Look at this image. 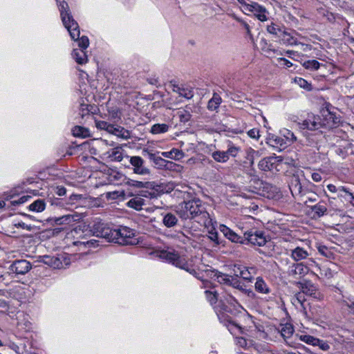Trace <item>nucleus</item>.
Returning a JSON list of instances; mask_svg holds the SVG:
<instances>
[{
  "mask_svg": "<svg viewBox=\"0 0 354 354\" xmlns=\"http://www.w3.org/2000/svg\"><path fill=\"white\" fill-rule=\"evenodd\" d=\"M91 231L93 236L119 245H133L138 243V239L136 237L134 230L126 226L112 228L106 223L97 221L93 225Z\"/></svg>",
  "mask_w": 354,
  "mask_h": 354,
  "instance_id": "f257e3e1",
  "label": "nucleus"
},
{
  "mask_svg": "<svg viewBox=\"0 0 354 354\" xmlns=\"http://www.w3.org/2000/svg\"><path fill=\"white\" fill-rule=\"evenodd\" d=\"M178 212L183 219L197 218L196 221L205 227L212 224L209 213L199 198L185 201L180 205V209Z\"/></svg>",
  "mask_w": 354,
  "mask_h": 354,
  "instance_id": "f03ea898",
  "label": "nucleus"
},
{
  "mask_svg": "<svg viewBox=\"0 0 354 354\" xmlns=\"http://www.w3.org/2000/svg\"><path fill=\"white\" fill-rule=\"evenodd\" d=\"M59 10L62 22L65 28L69 32L71 39H77L80 34L79 26L71 15L68 3L64 1L60 2L59 5Z\"/></svg>",
  "mask_w": 354,
  "mask_h": 354,
  "instance_id": "7ed1b4c3",
  "label": "nucleus"
},
{
  "mask_svg": "<svg viewBox=\"0 0 354 354\" xmlns=\"http://www.w3.org/2000/svg\"><path fill=\"white\" fill-rule=\"evenodd\" d=\"M160 257L165 259L169 263L177 268L185 270L191 274L196 277L197 272L191 268L187 259L177 252L162 250L160 252Z\"/></svg>",
  "mask_w": 354,
  "mask_h": 354,
  "instance_id": "20e7f679",
  "label": "nucleus"
},
{
  "mask_svg": "<svg viewBox=\"0 0 354 354\" xmlns=\"http://www.w3.org/2000/svg\"><path fill=\"white\" fill-rule=\"evenodd\" d=\"M241 149L239 146L235 145L232 141H227V150H217L213 151L211 154L212 158L219 163H225L230 159V157L236 158Z\"/></svg>",
  "mask_w": 354,
  "mask_h": 354,
  "instance_id": "39448f33",
  "label": "nucleus"
},
{
  "mask_svg": "<svg viewBox=\"0 0 354 354\" xmlns=\"http://www.w3.org/2000/svg\"><path fill=\"white\" fill-rule=\"evenodd\" d=\"M322 119L319 115L310 113L302 122H299L298 124L301 129L316 131L322 128Z\"/></svg>",
  "mask_w": 354,
  "mask_h": 354,
  "instance_id": "423d86ee",
  "label": "nucleus"
},
{
  "mask_svg": "<svg viewBox=\"0 0 354 354\" xmlns=\"http://www.w3.org/2000/svg\"><path fill=\"white\" fill-rule=\"evenodd\" d=\"M42 261L53 268L62 269L65 268L69 265V259L65 254H60L58 256H49L46 255L43 257Z\"/></svg>",
  "mask_w": 354,
  "mask_h": 354,
  "instance_id": "0eeeda50",
  "label": "nucleus"
},
{
  "mask_svg": "<svg viewBox=\"0 0 354 354\" xmlns=\"http://www.w3.org/2000/svg\"><path fill=\"white\" fill-rule=\"evenodd\" d=\"M129 162L134 174L140 176H150L151 170L145 166V162L140 156H131Z\"/></svg>",
  "mask_w": 354,
  "mask_h": 354,
  "instance_id": "6e6552de",
  "label": "nucleus"
},
{
  "mask_svg": "<svg viewBox=\"0 0 354 354\" xmlns=\"http://www.w3.org/2000/svg\"><path fill=\"white\" fill-rule=\"evenodd\" d=\"M244 243L247 241L253 245L263 246L267 241L262 232L248 231L244 233Z\"/></svg>",
  "mask_w": 354,
  "mask_h": 354,
  "instance_id": "1a4fd4ad",
  "label": "nucleus"
},
{
  "mask_svg": "<svg viewBox=\"0 0 354 354\" xmlns=\"http://www.w3.org/2000/svg\"><path fill=\"white\" fill-rule=\"evenodd\" d=\"M31 268V263L26 259L15 260L9 266V270L12 272L21 275L28 272Z\"/></svg>",
  "mask_w": 354,
  "mask_h": 354,
  "instance_id": "9d476101",
  "label": "nucleus"
},
{
  "mask_svg": "<svg viewBox=\"0 0 354 354\" xmlns=\"http://www.w3.org/2000/svg\"><path fill=\"white\" fill-rule=\"evenodd\" d=\"M301 292L306 295L310 296L317 300H322L324 299V295L317 289V288L310 281H304L302 283H299Z\"/></svg>",
  "mask_w": 354,
  "mask_h": 354,
  "instance_id": "9b49d317",
  "label": "nucleus"
},
{
  "mask_svg": "<svg viewBox=\"0 0 354 354\" xmlns=\"http://www.w3.org/2000/svg\"><path fill=\"white\" fill-rule=\"evenodd\" d=\"M289 188L292 195L295 198H298L299 199L306 194V191L303 189L298 175H293L291 177L289 183Z\"/></svg>",
  "mask_w": 354,
  "mask_h": 354,
  "instance_id": "f8f14e48",
  "label": "nucleus"
},
{
  "mask_svg": "<svg viewBox=\"0 0 354 354\" xmlns=\"http://www.w3.org/2000/svg\"><path fill=\"white\" fill-rule=\"evenodd\" d=\"M152 183V186L145 187V189L140 192V196L150 199L158 198L164 194V189L162 185H158L154 182Z\"/></svg>",
  "mask_w": 354,
  "mask_h": 354,
  "instance_id": "ddd939ff",
  "label": "nucleus"
},
{
  "mask_svg": "<svg viewBox=\"0 0 354 354\" xmlns=\"http://www.w3.org/2000/svg\"><path fill=\"white\" fill-rule=\"evenodd\" d=\"M335 153L344 159L346 156L354 153V145L349 141H342L335 149Z\"/></svg>",
  "mask_w": 354,
  "mask_h": 354,
  "instance_id": "4468645a",
  "label": "nucleus"
},
{
  "mask_svg": "<svg viewBox=\"0 0 354 354\" xmlns=\"http://www.w3.org/2000/svg\"><path fill=\"white\" fill-rule=\"evenodd\" d=\"M248 11L253 12L257 18L261 21H266L268 20L266 14L268 13L265 7L260 6L257 2L250 1V7H248Z\"/></svg>",
  "mask_w": 354,
  "mask_h": 354,
  "instance_id": "2eb2a0df",
  "label": "nucleus"
},
{
  "mask_svg": "<svg viewBox=\"0 0 354 354\" xmlns=\"http://www.w3.org/2000/svg\"><path fill=\"white\" fill-rule=\"evenodd\" d=\"M322 117V128L331 129L335 127L339 122V118L337 117L335 113L328 111H324Z\"/></svg>",
  "mask_w": 354,
  "mask_h": 354,
  "instance_id": "dca6fc26",
  "label": "nucleus"
},
{
  "mask_svg": "<svg viewBox=\"0 0 354 354\" xmlns=\"http://www.w3.org/2000/svg\"><path fill=\"white\" fill-rule=\"evenodd\" d=\"M308 207L313 213L314 218H318L326 214L328 211L326 202L324 201H319L313 205H308Z\"/></svg>",
  "mask_w": 354,
  "mask_h": 354,
  "instance_id": "f3484780",
  "label": "nucleus"
},
{
  "mask_svg": "<svg viewBox=\"0 0 354 354\" xmlns=\"http://www.w3.org/2000/svg\"><path fill=\"white\" fill-rule=\"evenodd\" d=\"M80 216L76 214H66L59 217H53L50 221H53L57 225L69 224L72 222L80 220Z\"/></svg>",
  "mask_w": 354,
  "mask_h": 354,
  "instance_id": "a211bd4d",
  "label": "nucleus"
},
{
  "mask_svg": "<svg viewBox=\"0 0 354 354\" xmlns=\"http://www.w3.org/2000/svg\"><path fill=\"white\" fill-rule=\"evenodd\" d=\"M220 230L229 240L234 243H244L243 238L224 225H220Z\"/></svg>",
  "mask_w": 354,
  "mask_h": 354,
  "instance_id": "6ab92c4d",
  "label": "nucleus"
},
{
  "mask_svg": "<svg viewBox=\"0 0 354 354\" xmlns=\"http://www.w3.org/2000/svg\"><path fill=\"white\" fill-rule=\"evenodd\" d=\"M279 158V156L266 157L259 161L258 167L262 171H271L274 167L276 160Z\"/></svg>",
  "mask_w": 354,
  "mask_h": 354,
  "instance_id": "aec40b11",
  "label": "nucleus"
},
{
  "mask_svg": "<svg viewBox=\"0 0 354 354\" xmlns=\"http://www.w3.org/2000/svg\"><path fill=\"white\" fill-rule=\"evenodd\" d=\"M149 158L152 160L156 165H157L159 168H169L174 165V162L171 161L166 160L161 157L156 156L154 153L151 152H147Z\"/></svg>",
  "mask_w": 354,
  "mask_h": 354,
  "instance_id": "412c9836",
  "label": "nucleus"
},
{
  "mask_svg": "<svg viewBox=\"0 0 354 354\" xmlns=\"http://www.w3.org/2000/svg\"><path fill=\"white\" fill-rule=\"evenodd\" d=\"M171 86L172 87V91L178 93L180 96H182L188 100L192 98L194 96V91L191 88L180 87L178 85L172 83L171 82Z\"/></svg>",
  "mask_w": 354,
  "mask_h": 354,
  "instance_id": "4be33fe9",
  "label": "nucleus"
},
{
  "mask_svg": "<svg viewBox=\"0 0 354 354\" xmlns=\"http://www.w3.org/2000/svg\"><path fill=\"white\" fill-rule=\"evenodd\" d=\"M79 238H80V240L73 241V243L74 245H77V246L82 245L84 248H95L96 246H97L99 245L97 243L98 241L95 240V239L87 240L86 238L85 237V235H84V236L80 235Z\"/></svg>",
  "mask_w": 354,
  "mask_h": 354,
  "instance_id": "5701e85b",
  "label": "nucleus"
},
{
  "mask_svg": "<svg viewBox=\"0 0 354 354\" xmlns=\"http://www.w3.org/2000/svg\"><path fill=\"white\" fill-rule=\"evenodd\" d=\"M308 252L303 248L297 247L293 250H291L290 257L295 261H299L305 259L308 257Z\"/></svg>",
  "mask_w": 354,
  "mask_h": 354,
  "instance_id": "b1692460",
  "label": "nucleus"
},
{
  "mask_svg": "<svg viewBox=\"0 0 354 354\" xmlns=\"http://www.w3.org/2000/svg\"><path fill=\"white\" fill-rule=\"evenodd\" d=\"M214 277L217 280V281L221 284H224L230 286L231 280L232 278V275L224 274L218 270L213 271Z\"/></svg>",
  "mask_w": 354,
  "mask_h": 354,
  "instance_id": "393cba45",
  "label": "nucleus"
},
{
  "mask_svg": "<svg viewBox=\"0 0 354 354\" xmlns=\"http://www.w3.org/2000/svg\"><path fill=\"white\" fill-rule=\"evenodd\" d=\"M127 205L129 207L138 211L142 209V206L145 205V200L139 195V196H135L130 199Z\"/></svg>",
  "mask_w": 354,
  "mask_h": 354,
  "instance_id": "a878e982",
  "label": "nucleus"
},
{
  "mask_svg": "<svg viewBox=\"0 0 354 354\" xmlns=\"http://www.w3.org/2000/svg\"><path fill=\"white\" fill-rule=\"evenodd\" d=\"M222 102V99L221 96L216 93H214L212 97L209 100L207 103V109L209 111H216L220 106Z\"/></svg>",
  "mask_w": 354,
  "mask_h": 354,
  "instance_id": "bb28decb",
  "label": "nucleus"
},
{
  "mask_svg": "<svg viewBox=\"0 0 354 354\" xmlns=\"http://www.w3.org/2000/svg\"><path fill=\"white\" fill-rule=\"evenodd\" d=\"M106 153L108 158H110L111 161L120 162L123 159L122 151L120 147L113 148L107 151Z\"/></svg>",
  "mask_w": 354,
  "mask_h": 354,
  "instance_id": "cd10ccee",
  "label": "nucleus"
},
{
  "mask_svg": "<svg viewBox=\"0 0 354 354\" xmlns=\"http://www.w3.org/2000/svg\"><path fill=\"white\" fill-rule=\"evenodd\" d=\"M178 223V218L175 214L168 212L163 216L162 223L167 227L175 226Z\"/></svg>",
  "mask_w": 354,
  "mask_h": 354,
  "instance_id": "c85d7f7f",
  "label": "nucleus"
},
{
  "mask_svg": "<svg viewBox=\"0 0 354 354\" xmlns=\"http://www.w3.org/2000/svg\"><path fill=\"white\" fill-rule=\"evenodd\" d=\"M72 55L79 64H84L87 62V55L83 50L75 49L72 53Z\"/></svg>",
  "mask_w": 354,
  "mask_h": 354,
  "instance_id": "c756f323",
  "label": "nucleus"
},
{
  "mask_svg": "<svg viewBox=\"0 0 354 354\" xmlns=\"http://www.w3.org/2000/svg\"><path fill=\"white\" fill-rule=\"evenodd\" d=\"M255 290L262 294H268L270 292V288L261 277H257L254 284Z\"/></svg>",
  "mask_w": 354,
  "mask_h": 354,
  "instance_id": "7c9ffc66",
  "label": "nucleus"
},
{
  "mask_svg": "<svg viewBox=\"0 0 354 354\" xmlns=\"http://www.w3.org/2000/svg\"><path fill=\"white\" fill-rule=\"evenodd\" d=\"M162 156L167 158L179 160L184 156V153L178 149L173 148L169 151L162 152Z\"/></svg>",
  "mask_w": 354,
  "mask_h": 354,
  "instance_id": "2f4dec72",
  "label": "nucleus"
},
{
  "mask_svg": "<svg viewBox=\"0 0 354 354\" xmlns=\"http://www.w3.org/2000/svg\"><path fill=\"white\" fill-rule=\"evenodd\" d=\"M280 333L286 342L290 338L294 333L293 326L290 324H286L281 326Z\"/></svg>",
  "mask_w": 354,
  "mask_h": 354,
  "instance_id": "473e14b6",
  "label": "nucleus"
},
{
  "mask_svg": "<svg viewBox=\"0 0 354 354\" xmlns=\"http://www.w3.org/2000/svg\"><path fill=\"white\" fill-rule=\"evenodd\" d=\"M307 272V267L303 263L293 264L290 270V275H304Z\"/></svg>",
  "mask_w": 354,
  "mask_h": 354,
  "instance_id": "72a5a7b5",
  "label": "nucleus"
},
{
  "mask_svg": "<svg viewBox=\"0 0 354 354\" xmlns=\"http://www.w3.org/2000/svg\"><path fill=\"white\" fill-rule=\"evenodd\" d=\"M256 269L254 267L243 266V270L241 272L240 277L244 280L251 281L253 279V275L255 274Z\"/></svg>",
  "mask_w": 354,
  "mask_h": 354,
  "instance_id": "f704fd0d",
  "label": "nucleus"
},
{
  "mask_svg": "<svg viewBox=\"0 0 354 354\" xmlns=\"http://www.w3.org/2000/svg\"><path fill=\"white\" fill-rule=\"evenodd\" d=\"M306 301L304 294L301 292L297 293L295 297L292 298V304L294 305L299 304L302 310L305 315L307 314L306 308L304 306V302Z\"/></svg>",
  "mask_w": 354,
  "mask_h": 354,
  "instance_id": "c9c22d12",
  "label": "nucleus"
},
{
  "mask_svg": "<svg viewBox=\"0 0 354 354\" xmlns=\"http://www.w3.org/2000/svg\"><path fill=\"white\" fill-rule=\"evenodd\" d=\"M126 185L129 187H133L137 188H145L149 187V186H152V183L149 181L143 182L132 179H128L126 182Z\"/></svg>",
  "mask_w": 354,
  "mask_h": 354,
  "instance_id": "e433bc0d",
  "label": "nucleus"
},
{
  "mask_svg": "<svg viewBox=\"0 0 354 354\" xmlns=\"http://www.w3.org/2000/svg\"><path fill=\"white\" fill-rule=\"evenodd\" d=\"M46 204L42 199H37L29 205V209L33 212H41L45 209Z\"/></svg>",
  "mask_w": 354,
  "mask_h": 354,
  "instance_id": "4c0bfd02",
  "label": "nucleus"
},
{
  "mask_svg": "<svg viewBox=\"0 0 354 354\" xmlns=\"http://www.w3.org/2000/svg\"><path fill=\"white\" fill-rule=\"evenodd\" d=\"M72 132L73 135L75 137L86 138L89 136L88 129L80 126H75L73 129Z\"/></svg>",
  "mask_w": 354,
  "mask_h": 354,
  "instance_id": "58836bf2",
  "label": "nucleus"
},
{
  "mask_svg": "<svg viewBox=\"0 0 354 354\" xmlns=\"http://www.w3.org/2000/svg\"><path fill=\"white\" fill-rule=\"evenodd\" d=\"M169 125L167 124H155L151 128V133L153 134H159L167 132Z\"/></svg>",
  "mask_w": 354,
  "mask_h": 354,
  "instance_id": "ea45409f",
  "label": "nucleus"
},
{
  "mask_svg": "<svg viewBox=\"0 0 354 354\" xmlns=\"http://www.w3.org/2000/svg\"><path fill=\"white\" fill-rule=\"evenodd\" d=\"M95 111V107L89 104H82L80 105L79 114L82 118L85 116L88 115L90 113H94Z\"/></svg>",
  "mask_w": 354,
  "mask_h": 354,
  "instance_id": "a19ab883",
  "label": "nucleus"
},
{
  "mask_svg": "<svg viewBox=\"0 0 354 354\" xmlns=\"http://www.w3.org/2000/svg\"><path fill=\"white\" fill-rule=\"evenodd\" d=\"M279 37L281 39L283 44H288L290 45L297 44L296 39L285 30H282L281 35H279Z\"/></svg>",
  "mask_w": 354,
  "mask_h": 354,
  "instance_id": "79ce46f5",
  "label": "nucleus"
},
{
  "mask_svg": "<svg viewBox=\"0 0 354 354\" xmlns=\"http://www.w3.org/2000/svg\"><path fill=\"white\" fill-rule=\"evenodd\" d=\"M321 65L322 64L319 62H317V60H315V59L307 60V61H305L302 64V66L306 69L310 70V71L318 70Z\"/></svg>",
  "mask_w": 354,
  "mask_h": 354,
  "instance_id": "37998d69",
  "label": "nucleus"
},
{
  "mask_svg": "<svg viewBox=\"0 0 354 354\" xmlns=\"http://www.w3.org/2000/svg\"><path fill=\"white\" fill-rule=\"evenodd\" d=\"M112 134L127 139L129 138V133L127 130L120 126H115V129L114 131L112 132Z\"/></svg>",
  "mask_w": 354,
  "mask_h": 354,
  "instance_id": "c03bdc74",
  "label": "nucleus"
},
{
  "mask_svg": "<svg viewBox=\"0 0 354 354\" xmlns=\"http://www.w3.org/2000/svg\"><path fill=\"white\" fill-rule=\"evenodd\" d=\"M231 282L230 284V286L233 287L234 288L238 289L241 290L243 292H245L246 290L244 288L243 284L241 282L240 280L238 279L237 277H232V279H230Z\"/></svg>",
  "mask_w": 354,
  "mask_h": 354,
  "instance_id": "a18cd8bd",
  "label": "nucleus"
},
{
  "mask_svg": "<svg viewBox=\"0 0 354 354\" xmlns=\"http://www.w3.org/2000/svg\"><path fill=\"white\" fill-rule=\"evenodd\" d=\"M205 295L206 299L211 304H214L218 300V293L216 291L205 290Z\"/></svg>",
  "mask_w": 354,
  "mask_h": 354,
  "instance_id": "49530a36",
  "label": "nucleus"
},
{
  "mask_svg": "<svg viewBox=\"0 0 354 354\" xmlns=\"http://www.w3.org/2000/svg\"><path fill=\"white\" fill-rule=\"evenodd\" d=\"M258 154V151L252 148H248L246 150V159L249 161L250 166L252 167L254 162V156Z\"/></svg>",
  "mask_w": 354,
  "mask_h": 354,
  "instance_id": "de8ad7c7",
  "label": "nucleus"
},
{
  "mask_svg": "<svg viewBox=\"0 0 354 354\" xmlns=\"http://www.w3.org/2000/svg\"><path fill=\"white\" fill-rule=\"evenodd\" d=\"M282 30H283L282 29H281L278 26H277L274 23H272L270 25L268 26V27H267V31L270 34L277 36L278 37H279V35H281Z\"/></svg>",
  "mask_w": 354,
  "mask_h": 354,
  "instance_id": "09e8293b",
  "label": "nucleus"
},
{
  "mask_svg": "<svg viewBox=\"0 0 354 354\" xmlns=\"http://www.w3.org/2000/svg\"><path fill=\"white\" fill-rule=\"evenodd\" d=\"M317 338L310 335H299V339L308 344L315 346L316 344V340Z\"/></svg>",
  "mask_w": 354,
  "mask_h": 354,
  "instance_id": "8fccbe9b",
  "label": "nucleus"
},
{
  "mask_svg": "<svg viewBox=\"0 0 354 354\" xmlns=\"http://www.w3.org/2000/svg\"><path fill=\"white\" fill-rule=\"evenodd\" d=\"M75 41L78 40V46L82 48L81 50H86L89 45V40L86 36H82L80 38V36L77 39H74Z\"/></svg>",
  "mask_w": 354,
  "mask_h": 354,
  "instance_id": "3c124183",
  "label": "nucleus"
},
{
  "mask_svg": "<svg viewBox=\"0 0 354 354\" xmlns=\"http://www.w3.org/2000/svg\"><path fill=\"white\" fill-rule=\"evenodd\" d=\"M178 115L180 121L183 123L188 122L191 118L190 113L185 110L180 111L178 112Z\"/></svg>",
  "mask_w": 354,
  "mask_h": 354,
  "instance_id": "603ef678",
  "label": "nucleus"
},
{
  "mask_svg": "<svg viewBox=\"0 0 354 354\" xmlns=\"http://www.w3.org/2000/svg\"><path fill=\"white\" fill-rule=\"evenodd\" d=\"M315 346H317L320 349L324 351L330 349V345L326 341L318 338L316 340V344Z\"/></svg>",
  "mask_w": 354,
  "mask_h": 354,
  "instance_id": "864d4df0",
  "label": "nucleus"
},
{
  "mask_svg": "<svg viewBox=\"0 0 354 354\" xmlns=\"http://www.w3.org/2000/svg\"><path fill=\"white\" fill-rule=\"evenodd\" d=\"M243 266L241 264H234L232 268V274L234 277H240L241 272L243 270Z\"/></svg>",
  "mask_w": 354,
  "mask_h": 354,
  "instance_id": "5fc2aeb1",
  "label": "nucleus"
},
{
  "mask_svg": "<svg viewBox=\"0 0 354 354\" xmlns=\"http://www.w3.org/2000/svg\"><path fill=\"white\" fill-rule=\"evenodd\" d=\"M295 82L299 85L300 87L304 88L308 91L311 89V84H309L306 80L299 77L295 80Z\"/></svg>",
  "mask_w": 354,
  "mask_h": 354,
  "instance_id": "6e6d98bb",
  "label": "nucleus"
},
{
  "mask_svg": "<svg viewBox=\"0 0 354 354\" xmlns=\"http://www.w3.org/2000/svg\"><path fill=\"white\" fill-rule=\"evenodd\" d=\"M318 252L326 257H330L332 254L330 250L325 245H320L317 247Z\"/></svg>",
  "mask_w": 354,
  "mask_h": 354,
  "instance_id": "4d7b16f0",
  "label": "nucleus"
},
{
  "mask_svg": "<svg viewBox=\"0 0 354 354\" xmlns=\"http://www.w3.org/2000/svg\"><path fill=\"white\" fill-rule=\"evenodd\" d=\"M95 126L99 129L106 130V127H109V123L106 121L95 120Z\"/></svg>",
  "mask_w": 354,
  "mask_h": 354,
  "instance_id": "13d9d810",
  "label": "nucleus"
},
{
  "mask_svg": "<svg viewBox=\"0 0 354 354\" xmlns=\"http://www.w3.org/2000/svg\"><path fill=\"white\" fill-rule=\"evenodd\" d=\"M248 135L252 138H254V139H259V131L257 129H250V131H248Z\"/></svg>",
  "mask_w": 354,
  "mask_h": 354,
  "instance_id": "bf43d9fd",
  "label": "nucleus"
},
{
  "mask_svg": "<svg viewBox=\"0 0 354 354\" xmlns=\"http://www.w3.org/2000/svg\"><path fill=\"white\" fill-rule=\"evenodd\" d=\"M236 344L242 348H245L247 346V341L244 337H236Z\"/></svg>",
  "mask_w": 354,
  "mask_h": 354,
  "instance_id": "052dcab7",
  "label": "nucleus"
},
{
  "mask_svg": "<svg viewBox=\"0 0 354 354\" xmlns=\"http://www.w3.org/2000/svg\"><path fill=\"white\" fill-rule=\"evenodd\" d=\"M17 227H21L22 229L30 231L32 230V226L30 225H28L24 222L19 221L15 225Z\"/></svg>",
  "mask_w": 354,
  "mask_h": 354,
  "instance_id": "680f3d73",
  "label": "nucleus"
},
{
  "mask_svg": "<svg viewBox=\"0 0 354 354\" xmlns=\"http://www.w3.org/2000/svg\"><path fill=\"white\" fill-rule=\"evenodd\" d=\"M209 239L216 242V243H218V232L215 230H212L209 232Z\"/></svg>",
  "mask_w": 354,
  "mask_h": 354,
  "instance_id": "e2e57ef3",
  "label": "nucleus"
},
{
  "mask_svg": "<svg viewBox=\"0 0 354 354\" xmlns=\"http://www.w3.org/2000/svg\"><path fill=\"white\" fill-rule=\"evenodd\" d=\"M159 185H162V188L164 189V193H167V192H171L172 190H174V185L173 183H169L167 185H165V184H163V183H161Z\"/></svg>",
  "mask_w": 354,
  "mask_h": 354,
  "instance_id": "0e129e2a",
  "label": "nucleus"
},
{
  "mask_svg": "<svg viewBox=\"0 0 354 354\" xmlns=\"http://www.w3.org/2000/svg\"><path fill=\"white\" fill-rule=\"evenodd\" d=\"M311 177H312L313 180L316 183L320 182L322 179L321 174L317 172L313 173L311 175Z\"/></svg>",
  "mask_w": 354,
  "mask_h": 354,
  "instance_id": "69168bd1",
  "label": "nucleus"
},
{
  "mask_svg": "<svg viewBox=\"0 0 354 354\" xmlns=\"http://www.w3.org/2000/svg\"><path fill=\"white\" fill-rule=\"evenodd\" d=\"M342 192L345 193L346 194H348L349 196V193H351L346 187L343 186L339 187V196H343V195L341 194Z\"/></svg>",
  "mask_w": 354,
  "mask_h": 354,
  "instance_id": "338daca9",
  "label": "nucleus"
},
{
  "mask_svg": "<svg viewBox=\"0 0 354 354\" xmlns=\"http://www.w3.org/2000/svg\"><path fill=\"white\" fill-rule=\"evenodd\" d=\"M241 24L245 29L247 34L248 35L251 36L252 34H251L250 27L249 24L246 21H242V23Z\"/></svg>",
  "mask_w": 354,
  "mask_h": 354,
  "instance_id": "774afa93",
  "label": "nucleus"
}]
</instances>
